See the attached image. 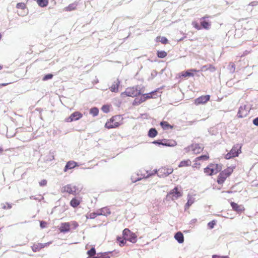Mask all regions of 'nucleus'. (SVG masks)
Segmentation results:
<instances>
[{
  "label": "nucleus",
  "instance_id": "f257e3e1",
  "mask_svg": "<svg viewBox=\"0 0 258 258\" xmlns=\"http://www.w3.org/2000/svg\"><path fill=\"white\" fill-rule=\"evenodd\" d=\"M141 94L140 88L138 86L127 88L124 92L121 93V95L124 97L125 95L129 97H136Z\"/></svg>",
  "mask_w": 258,
  "mask_h": 258
},
{
  "label": "nucleus",
  "instance_id": "f03ea898",
  "mask_svg": "<svg viewBox=\"0 0 258 258\" xmlns=\"http://www.w3.org/2000/svg\"><path fill=\"white\" fill-rule=\"evenodd\" d=\"M241 146L240 144L234 145L229 153L226 154L225 158L230 159L231 158L237 157L241 153Z\"/></svg>",
  "mask_w": 258,
  "mask_h": 258
},
{
  "label": "nucleus",
  "instance_id": "7ed1b4c3",
  "mask_svg": "<svg viewBox=\"0 0 258 258\" xmlns=\"http://www.w3.org/2000/svg\"><path fill=\"white\" fill-rule=\"evenodd\" d=\"M122 235L125 239L134 243L137 242V235L132 232L128 229L125 228L122 232Z\"/></svg>",
  "mask_w": 258,
  "mask_h": 258
},
{
  "label": "nucleus",
  "instance_id": "20e7f679",
  "mask_svg": "<svg viewBox=\"0 0 258 258\" xmlns=\"http://www.w3.org/2000/svg\"><path fill=\"white\" fill-rule=\"evenodd\" d=\"M120 117L119 116H115L112 117L110 121H107L105 123V126L107 128H112L118 126L120 123L116 121L118 119H119Z\"/></svg>",
  "mask_w": 258,
  "mask_h": 258
},
{
  "label": "nucleus",
  "instance_id": "39448f33",
  "mask_svg": "<svg viewBox=\"0 0 258 258\" xmlns=\"http://www.w3.org/2000/svg\"><path fill=\"white\" fill-rule=\"evenodd\" d=\"M61 191L62 192H66L73 195H76L79 192L77 187L72 184H68L63 186L62 188Z\"/></svg>",
  "mask_w": 258,
  "mask_h": 258
},
{
  "label": "nucleus",
  "instance_id": "423d86ee",
  "mask_svg": "<svg viewBox=\"0 0 258 258\" xmlns=\"http://www.w3.org/2000/svg\"><path fill=\"white\" fill-rule=\"evenodd\" d=\"M173 171V170L172 168L162 167L158 171H156L155 172H157V174L159 177H164L171 174Z\"/></svg>",
  "mask_w": 258,
  "mask_h": 258
},
{
  "label": "nucleus",
  "instance_id": "0eeeda50",
  "mask_svg": "<svg viewBox=\"0 0 258 258\" xmlns=\"http://www.w3.org/2000/svg\"><path fill=\"white\" fill-rule=\"evenodd\" d=\"M181 196L182 193L178 191L177 187H175L167 195V198L171 199L172 200H174Z\"/></svg>",
  "mask_w": 258,
  "mask_h": 258
},
{
  "label": "nucleus",
  "instance_id": "6e6552de",
  "mask_svg": "<svg viewBox=\"0 0 258 258\" xmlns=\"http://www.w3.org/2000/svg\"><path fill=\"white\" fill-rule=\"evenodd\" d=\"M186 149L188 151H191L194 154H198L202 151L203 147L201 145L194 144L186 148Z\"/></svg>",
  "mask_w": 258,
  "mask_h": 258
},
{
  "label": "nucleus",
  "instance_id": "1a4fd4ad",
  "mask_svg": "<svg viewBox=\"0 0 258 258\" xmlns=\"http://www.w3.org/2000/svg\"><path fill=\"white\" fill-rule=\"evenodd\" d=\"M249 111V108L246 105L241 106L238 112L237 115L239 117L242 118L246 116Z\"/></svg>",
  "mask_w": 258,
  "mask_h": 258
},
{
  "label": "nucleus",
  "instance_id": "9d476101",
  "mask_svg": "<svg viewBox=\"0 0 258 258\" xmlns=\"http://www.w3.org/2000/svg\"><path fill=\"white\" fill-rule=\"evenodd\" d=\"M82 114L78 111L73 113L69 117L66 118L67 122H72L78 120L82 117Z\"/></svg>",
  "mask_w": 258,
  "mask_h": 258
},
{
  "label": "nucleus",
  "instance_id": "9b49d317",
  "mask_svg": "<svg viewBox=\"0 0 258 258\" xmlns=\"http://www.w3.org/2000/svg\"><path fill=\"white\" fill-rule=\"evenodd\" d=\"M209 17L207 16H204L200 19V23L202 27L207 30H208L211 27V23L207 20Z\"/></svg>",
  "mask_w": 258,
  "mask_h": 258
},
{
  "label": "nucleus",
  "instance_id": "f8f14e48",
  "mask_svg": "<svg viewBox=\"0 0 258 258\" xmlns=\"http://www.w3.org/2000/svg\"><path fill=\"white\" fill-rule=\"evenodd\" d=\"M210 99V95H205L199 97L195 100V104L197 105L206 103Z\"/></svg>",
  "mask_w": 258,
  "mask_h": 258
},
{
  "label": "nucleus",
  "instance_id": "ddd939ff",
  "mask_svg": "<svg viewBox=\"0 0 258 258\" xmlns=\"http://www.w3.org/2000/svg\"><path fill=\"white\" fill-rule=\"evenodd\" d=\"M71 224L69 222L62 223L59 227V230L61 232L67 233L70 230Z\"/></svg>",
  "mask_w": 258,
  "mask_h": 258
},
{
  "label": "nucleus",
  "instance_id": "4468645a",
  "mask_svg": "<svg viewBox=\"0 0 258 258\" xmlns=\"http://www.w3.org/2000/svg\"><path fill=\"white\" fill-rule=\"evenodd\" d=\"M204 172L208 175H212L217 174L218 173V170L214 169L213 168H211V166L210 165L204 169Z\"/></svg>",
  "mask_w": 258,
  "mask_h": 258
},
{
  "label": "nucleus",
  "instance_id": "2eb2a0df",
  "mask_svg": "<svg viewBox=\"0 0 258 258\" xmlns=\"http://www.w3.org/2000/svg\"><path fill=\"white\" fill-rule=\"evenodd\" d=\"M97 211L98 214H99V216L103 215L105 216H107L111 213L110 210L107 207H104L103 208L99 209Z\"/></svg>",
  "mask_w": 258,
  "mask_h": 258
},
{
  "label": "nucleus",
  "instance_id": "dca6fc26",
  "mask_svg": "<svg viewBox=\"0 0 258 258\" xmlns=\"http://www.w3.org/2000/svg\"><path fill=\"white\" fill-rule=\"evenodd\" d=\"M230 205L233 210L237 212H241L244 210V208L242 205H238L234 202H231Z\"/></svg>",
  "mask_w": 258,
  "mask_h": 258
},
{
  "label": "nucleus",
  "instance_id": "f3484780",
  "mask_svg": "<svg viewBox=\"0 0 258 258\" xmlns=\"http://www.w3.org/2000/svg\"><path fill=\"white\" fill-rule=\"evenodd\" d=\"M120 85V81L117 79L113 82L111 87L110 90L112 92H117L118 91V87Z\"/></svg>",
  "mask_w": 258,
  "mask_h": 258
},
{
  "label": "nucleus",
  "instance_id": "a211bd4d",
  "mask_svg": "<svg viewBox=\"0 0 258 258\" xmlns=\"http://www.w3.org/2000/svg\"><path fill=\"white\" fill-rule=\"evenodd\" d=\"M76 166L77 163L76 162L70 161L66 164L63 170L64 172H66L68 170L73 169Z\"/></svg>",
  "mask_w": 258,
  "mask_h": 258
},
{
  "label": "nucleus",
  "instance_id": "6ab92c4d",
  "mask_svg": "<svg viewBox=\"0 0 258 258\" xmlns=\"http://www.w3.org/2000/svg\"><path fill=\"white\" fill-rule=\"evenodd\" d=\"M174 238L179 243H182L184 241L183 235L181 232H177L174 235Z\"/></svg>",
  "mask_w": 258,
  "mask_h": 258
},
{
  "label": "nucleus",
  "instance_id": "aec40b11",
  "mask_svg": "<svg viewBox=\"0 0 258 258\" xmlns=\"http://www.w3.org/2000/svg\"><path fill=\"white\" fill-rule=\"evenodd\" d=\"M176 142L174 140H163V146L174 147L176 146Z\"/></svg>",
  "mask_w": 258,
  "mask_h": 258
},
{
  "label": "nucleus",
  "instance_id": "412c9836",
  "mask_svg": "<svg viewBox=\"0 0 258 258\" xmlns=\"http://www.w3.org/2000/svg\"><path fill=\"white\" fill-rule=\"evenodd\" d=\"M156 91H153L149 94H145L139 98L141 103H142L146 100L148 98L152 97V94H154Z\"/></svg>",
  "mask_w": 258,
  "mask_h": 258
},
{
  "label": "nucleus",
  "instance_id": "4be33fe9",
  "mask_svg": "<svg viewBox=\"0 0 258 258\" xmlns=\"http://www.w3.org/2000/svg\"><path fill=\"white\" fill-rule=\"evenodd\" d=\"M156 91H153L149 94H145L139 98L141 103H142L146 100L148 98L152 97V94H154Z\"/></svg>",
  "mask_w": 258,
  "mask_h": 258
},
{
  "label": "nucleus",
  "instance_id": "5701e85b",
  "mask_svg": "<svg viewBox=\"0 0 258 258\" xmlns=\"http://www.w3.org/2000/svg\"><path fill=\"white\" fill-rule=\"evenodd\" d=\"M227 176L222 172H221L217 180V182L219 184H222L226 180Z\"/></svg>",
  "mask_w": 258,
  "mask_h": 258
},
{
  "label": "nucleus",
  "instance_id": "b1692460",
  "mask_svg": "<svg viewBox=\"0 0 258 258\" xmlns=\"http://www.w3.org/2000/svg\"><path fill=\"white\" fill-rule=\"evenodd\" d=\"M191 162L189 159L181 161L178 165L179 167H183L190 166Z\"/></svg>",
  "mask_w": 258,
  "mask_h": 258
},
{
  "label": "nucleus",
  "instance_id": "393cba45",
  "mask_svg": "<svg viewBox=\"0 0 258 258\" xmlns=\"http://www.w3.org/2000/svg\"><path fill=\"white\" fill-rule=\"evenodd\" d=\"M195 202V198L192 196L188 195L187 202L185 205V209L188 208Z\"/></svg>",
  "mask_w": 258,
  "mask_h": 258
},
{
  "label": "nucleus",
  "instance_id": "a878e982",
  "mask_svg": "<svg viewBox=\"0 0 258 258\" xmlns=\"http://www.w3.org/2000/svg\"><path fill=\"white\" fill-rule=\"evenodd\" d=\"M43 245L42 243H39L37 244H33V246H32L31 248L32 250L36 252L37 251H39L41 249L43 248Z\"/></svg>",
  "mask_w": 258,
  "mask_h": 258
},
{
  "label": "nucleus",
  "instance_id": "bb28decb",
  "mask_svg": "<svg viewBox=\"0 0 258 258\" xmlns=\"http://www.w3.org/2000/svg\"><path fill=\"white\" fill-rule=\"evenodd\" d=\"M78 5L77 3H74L71 4H70L68 7L64 8V10L66 11H71L74 10L76 9V7Z\"/></svg>",
  "mask_w": 258,
  "mask_h": 258
},
{
  "label": "nucleus",
  "instance_id": "cd10ccee",
  "mask_svg": "<svg viewBox=\"0 0 258 258\" xmlns=\"http://www.w3.org/2000/svg\"><path fill=\"white\" fill-rule=\"evenodd\" d=\"M157 131L155 128H151L149 130L148 135L150 138H154L157 136Z\"/></svg>",
  "mask_w": 258,
  "mask_h": 258
},
{
  "label": "nucleus",
  "instance_id": "c85d7f7f",
  "mask_svg": "<svg viewBox=\"0 0 258 258\" xmlns=\"http://www.w3.org/2000/svg\"><path fill=\"white\" fill-rule=\"evenodd\" d=\"M160 125L162 126V127L165 130L168 129H172L173 128V126L169 124L166 121H161L160 122Z\"/></svg>",
  "mask_w": 258,
  "mask_h": 258
},
{
  "label": "nucleus",
  "instance_id": "c756f323",
  "mask_svg": "<svg viewBox=\"0 0 258 258\" xmlns=\"http://www.w3.org/2000/svg\"><path fill=\"white\" fill-rule=\"evenodd\" d=\"M234 168V167H229L223 170L222 172H223L227 177H228L233 172Z\"/></svg>",
  "mask_w": 258,
  "mask_h": 258
},
{
  "label": "nucleus",
  "instance_id": "7c9ffc66",
  "mask_svg": "<svg viewBox=\"0 0 258 258\" xmlns=\"http://www.w3.org/2000/svg\"><path fill=\"white\" fill-rule=\"evenodd\" d=\"M189 71H191V72H198V71L196 70H194V69H191V70H190L189 71H187L184 73H183L182 74V77H192L194 76V74L190 72Z\"/></svg>",
  "mask_w": 258,
  "mask_h": 258
},
{
  "label": "nucleus",
  "instance_id": "2f4dec72",
  "mask_svg": "<svg viewBox=\"0 0 258 258\" xmlns=\"http://www.w3.org/2000/svg\"><path fill=\"white\" fill-rule=\"evenodd\" d=\"M80 203V201L76 198H73L70 202V205L74 208L77 207Z\"/></svg>",
  "mask_w": 258,
  "mask_h": 258
},
{
  "label": "nucleus",
  "instance_id": "473e14b6",
  "mask_svg": "<svg viewBox=\"0 0 258 258\" xmlns=\"http://www.w3.org/2000/svg\"><path fill=\"white\" fill-rule=\"evenodd\" d=\"M38 5L41 7H45L47 6L48 3V0H37Z\"/></svg>",
  "mask_w": 258,
  "mask_h": 258
},
{
  "label": "nucleus",
  "instance_id": "72a5a7b5",
  "mask_svg": "<svg viewBox=\"0 0 258 258\" xmlns=\"http://www.w3.org/2000/svg\"><path fill=\"white\" fill-rule=\"evenodd\" d=\"M97 216H99V214H98L97 211H96V212L87 214L86 215V218L87 219H93L95 218Z\"/></svg>",
  "mask_w": 258,
  "mask_h": 258
},
{
  "label": "nucleus",
  "instance_id": "f704fd0d",
  "mask_svg": "<svg viewBox=\"0 0 258 258\" xmlns=\"http://www.w3.org/2000/svg\"><path fill=\"white\" fill-rule=\"evenodd\" d=\"M117 240L118 241L119 245L120 246H124L126 243V241L127 240V239H125L124 237L121 238L120 237H118Z\"/></svg>",
  "mask_w": 258,
  "mask_h": 258
},
{
  "label": "nucleus",
  "instance_id": "c9c22d12",
  "mask_svg": "<svg viewBox=\"0 0 258 258\" xmlns=\"http://www.w3.org/2000/svg\"><path fill=\"white\" fill-rule=\"evenodd\" d=\"M99 110L96 107H93L90 110V113L93 115V116H96L98 115Z\"/></svg>",
  "mask_w": 258,
  "mask_h": 258
},
{
  "label": "nucleus",
  "instance_id": "e433bc0d",
  "mask_svg": "<svg viewBox=\"0 0 258 258\" xmlns=\"http://www.w3.org/2000/svg\"><path fill=\"white\" fill-rule=\"evenodd\" d=\"M157 56L159 58H164L167 55V53L165 51H158Z\"/></svg>",
  "mask_w": 258,
  "mask_h": 258
},
{
  "label": "nucleus",
  "instance_id": "4c0bfd02",
  "mask_svg": "<svg viewBox=\"0 0 258 258\" xmlns=\"http://www.w3.org/2000/svg\"><path fill=\"white\" fill-rule=\"evenodd\" d=\"M30 199L31 200H37V201H40L42 199H43V197H42L41 195H38L37 196H31L30 197Z\"/></svg>",
  "mask_w": 258,
  "mask_h": 258
},
{
  "label": "nucleus",
  "instance_id": "58836bf2",
  "mask_svg": "<svg viewBox=\"0 0 258 258\" xmlns=\"http://www.w3.org/2000/svg\"><path fill=\"white\" fill-rule=\"evenodd\" d=\"M87 254L90 256L94 255L96 254V250L95 248H91L89 250L87 251Z\"/></svg>",
  "mask_w": 258,
  "mask_h": 258
},
{
  "label": "nucleus",
  "instance_id": "ea45409f",
  "mask_svg": "<svg viewBox=\"0 0 258 258\" xmlns=\"http://www.w3.org/2000/svg\"><path fill=\"white\" fill-rule=\"evenodd\" d=\"M16 7L17 9L24 10L26 8V5L24 3H19L17 4Z\"/></svg>",
  "mask_w": 258,
  "mask_h": 258
},
{
  "label": "nucleus",
  "instance_id": "a19ab883",
  "mask_svg": "<svg viewBox=\"0 0 258 258\" xmlns=\"http://www.w3.org/2000/svg\"><path fill=\"white\" fill-rule=\"evenodd\" d=\"M52 78H53V75H52L51 74H47L43 77L42 81H46L48 80L51 79Z\"/></svg>",
  "mask_w": 258,
  "mask_h": 258
},
{
  "label": "nucleus",
  "instance_id": "79ce46f5",
  "mask_svg": "<svg viewBox=\"0 0 258 258\" xmlns=\"http://www.w3.org/2000/svg\"><path fill=\"white\" fill-rule=\"evenodd\" d=\"M209 158V156L207 155H202L196 158V161H198V160H206Z\"/></svg>",
  "mask_w": 258,
  "mask_h": 258
},
{
  "label": "nucleus",
  "instance_id": "37998d69",
  "mask_svg": "<svg viewBox=\"0 0 258 258\" xmlns=\"http://www.w3.org/2000/svg\"><path fill=\"white\" fill-rule=\"evenodd\" d=\"M229 70L230 72L232 73H234L235 69V64L233 63H230L229 65Z\"/></svg>",
  "mask_w": 258,
  "mask_h": 258
},
{
  "label": "nucleus",
  "instance_id": "c03bdc74",
  "mask_svg": "<svg viewBox=\"0 0 258 258\" xmlns=\"http://www.w3.org/2000/svg\"><path fill=\"white\" fill-rule=\"evenodd\" d=\"M160 39L159 41H160L162 44H166L168 41L167 39L165 37H157V39Z\"/></svg>",
  "mask_w": 258,
  "mask_h": 258
},
{
  "label": "nucleus",
  "instance_id": "a18cd8bd",
  "mask_svg": "<svg viewBox=\"0 0 258 258\" xmlns=\"http://www.w3.org/2000/svg\"><path fill=\"white\" fill-rule=\"evenodd\" d=\"M102 110L105 113H108L109 111V106L107 105H103L102 107Z\"/></svg>",
  "mask_w": 258,
  "mask_h": 258
},
{
  "label": "nucleus",
  "instance_id": "49530a36",
  "mask_svg": "<svg viewBox=\"0 0 258 258\" xmlns=\"http://www.w3.org/2000/svg\"><path fill=\"white\" fill-rule=\"evenodd\" d=\"M211 168H213L214 169H217L218 172L221 170V166L218 164H211Z\"/></svg>",
  "mask_w": 258,
  "mask_h": 258
},
{
  "label": "nucleus",
  "instance_id": "de8ad7c7",
  "mask_svg": "<svg viewBox=\"0 0 258 258\" xmlns=\"http://www.w3.org/2000/svg\"><path fill=\"white\" fill-rule=\"evenodd\" d=\"M207 70H209L211 72H214L216 71L215 68L211 64L208 65V68Z\"/></svg>",
  "mask_w": 258,
  "mask_h": 258
},
{
  "label": "nucleus",
  "instance_id": "09e8293b",
  "mask_svg": "<svg viewBox=\"0 0 258 258\" xmlns=\"http://www.w3.org/2000/svg\"><path fill=\"white\" fill-rule=\"evenodd\" d=\"M152 143L154 144H156V145H163V140H159L155 141L153 142Z\"/></svg>",
  "mask_w": 258,
  "mask_h": 258
},
{
  "label": "nucleus",
  "instance_id": "8fccbe9b",
  "mask_svg": "<svg viewBox=\"0 0 258 258\" xmlns=\"http://www.w3.org/2000/svg\"><path fill=\"white\" fill-rule=\"evenodd\" d=\"M216 223L214 221H211L208 223V225L210 229L214 228Z\"/></svg>",
  "mask_w": 258,
  "mask_h": 258
},
{
  "label": "nucleus",
  "instance_id": "3c124183",
  "mask_svg": "<svg viewBox=\"0 0 258 258\" xmlns=\"http://www.w3.org/2000/svg\"><path fill=\"white\" fill-rule=\"evenodd\" d=\"M47 180H45V179H43L42 180H41L39 182V185L40 186H45L47 184Z\"/></svg>",
  "mask_w": 258,
  "mask_h": 258
},
{
  "label": "nucleus",
  "instance_id": "603ef678",
  "mask_svg": "<svg viewBox=\"0 0 258 258\" xmlns=\"http://www.w3.org/2000/svg\"><path fill=\"white\" fill-rule=\"evenodd\" d=\"M192 25L197 30H200L201 29L200 26L199 25L198 23H197L196 22H193L192 23Z\"/></svg>",
  "mask_w": 258,
  "mask_h": 258
},
{
  "label": "nucleus",
  "instance_id": "864d4df0",
  "mask_svg": "<svg viewBox=\"0 0 258 258\" xmlns=\"http://www.w3.org/2000/svg\"><path fill=\"white\" fill-rule=\"evenodd\" d=\"M71 224V225L73 226V228L74 229H76L79 226L78 223L76 221H73V222H71V224Z\"/></svg>",
  "mask_w": 258,
  "mask_h": 258
},
{
  "label": "nucleus",
  "instance_id": "5fc2aeb1",
  "mask_svg": "<svg viewBox=\"0 0 258 258\" xmlns=\"http://www.w3.org/2000/svg\"><path fill=\"white\" fill-rule=\"evenodd\" d=\"M141 103L139 100V98H136L133 104L134 105H139Z\"/></svg>",
  "mask_w": 258,
  "mask_h": 258
},
{
  "label": "nucleus",
  "instance_id": "6e6d98bb",
  "mask_svg": "<svg viewBox=\"0 0 258 258\" xmlns=\"http://www.w3.org/2000/svg\"><path fill=\"white\" fill-rule=\"evenodd\" d=\"M6 205H7V207H6V206H4L3 207V208H4V209H11V208H12V206L11 204H9V203H6Z\"/></svg>",
  "mask_w": 258,
  "mask_h": 258
},
{
  "label": "nucleus",
  "instance_id": "4d7b16f0",
  "mask_svg": "<svg viewBox=\"0 0 258 258\" xmlns=\"http://www.w3.org/2000/svg\"><path fill=\"white\" fill-rule=\"evenodd\" d=\"M252 122H253V124H254L255 125L258 126V117L255 118L253 120Z\"/></svg>",
  "mask_w": 258,
  "mask_h": 258
},
{
  "label": "nucleus",
  "instance_id": "13d9d810",
  "mask_svg": "<svg viewBox=\"0 0 258 258\" xmlns=\"http://www.w3.org/2000/svg\"><path fill=\"white\" fill-rule=\"evenodd\" d=\"M46 223L44 221H41L40 223V226L42 228H44L45 227V225Z\"/></svg>",
  "mask_w": 258,
  "mask_h": 258
},
{
  "label": "nucleus",
  "instance_id": "bf43d9fd",
  "mask_svg": "<svg viewBox=\"0 0 258 258\" xmlns=\"http://www.w3.org/2000/svg\"><path fill=\"white\" fill-rule=\"evenodd\" d=\"M200 165V163H197V161L195 160V163L193 164V168H199V166Z\"/></svg>",
  "mask_w": 258,
  "mask_h": 258
},
{
  "label": "nucleus",
  "instance_id": "052dcab7",
  "mask_svg": "<svg viewBox=\"0 0 258 258\" xmlns=\"http://www.w3.org/2000/svg\"><path fill=\"white\" fill-rule=\"evenodd\" d=\"M51 243H52V242L50 241V242H48L47 243H42V244L43 245V248H44L45 246L49 245Z\"/></svg>",
  "mask_w": 258,
  "mask_h": 258
},
{
  "label": "nucleus",
  "instance_id": "680f3d73",
  "mask_svg": "<svg viewBox=\"0 0 258 258\" xmlns=\"http://www.w3.org/2000/svg\"><path fill=\"white\" fill-rule=\"evenodd\" d=\"M208 65H205V66H203L202 67V71H206V70H207V69H208Z\"/></svg>",
  "mask_w": 258,
  "mask_h": 258
},
{
  "label": "nucleus",
  "instance_id": "e2e57ef3",
  "mask_svg": "<svg viewBox=\"0 0 258 258\" xmlns=\"http://www.w3.org/2000/svg\"><path fill=\"white\" fill-rule=\"evenodd\" d=\"M214 258H228L227 256H217V255H215L213 256Z\"/></svg>",
  "mask_w": 258,
  "mask_h": 258
},
{
  "label": "nucleus",
  "instance_id": "0e129e2a",
  "mask_svg": "<svg viewBox=\"0 0 258 258\" xmlns=\"http://www.w3.org/2000/svg\"><path fill=\"white\" fill-rule=\"evenodd\" d=\"M197 221V219H192L190 221V224H193V223H196Z\"/></svg>",
  "mask_w": 258,
  "mask_h": 258
},
{
  "label": "nucleus",
  "instance_id": "69168bd1",
  "mask_svg": "<svg viewBox=\"0 0 258 258\" xmlns=\"http://www.w3.org/2000/svg\"><path fill=\"white\" fill-rule=\"evenodd\" d=\"M9 84H10V83L0 84V87H1V86H7V85H8Z\"/></svg>",
  "mask_w": 258,
  "mask_h": 258
},
{
  "label": "nucleus",
  "instance_id": "338daca9",
  "mask_svg": "<svg viewBox=\"0 0 258 258\" xmlns=\"http://www.w3.org/2000/svg\"><path fill=\"white\" fill-rule=\"evenodd\" d=\"M3 151V149L2 148H0V153Z\"/></svg>",
  "mask_w": 258,
  "mask_h": 258
},
{
  "label": "nucleus",
  "instance_id": "774afa93",
  "mask_svg": "<svg viewBox=\"0 0 258 258\" xmlns=\"http://www.w3.org/2000/svg\"><path fill=\"white\" fill-rule=\"evenodd\" d=\"M1 38H2V35H1V34H0V40L1 39Z\"/></svg>",
  "mask_w": 258,
  "mask_h": 258
}]
</instances>
